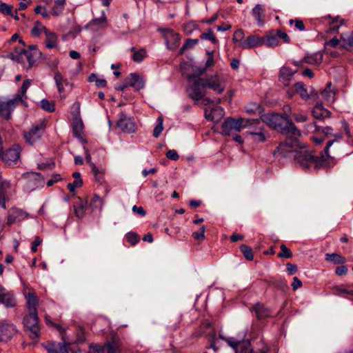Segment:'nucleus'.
<instances>
[{
	"instance_id": "obj_1",
	"label": "nucleus",
	"mask_w": 353,
	"mask_h": 353,
	"mask_svg": "<svg viewBox=\"0 0 353 353\" xmlns=\"http://www.w3.org/2000/svg\"><path fill=\"white\" fill-rule=\"evenodd\" d=\"M187 79L190 83L187 91L188 96L192 100L198 101L205 96L206 88L212 89L216 93L220 94L223 92L225 84L218 75H211L205 79L196 77L195 74H188Z\"/></svg>"
},
{
	"instance_id": "obj_2",
	"label": "nucleus",
	"mask_w": 353,
	"mask_h": 353,
	"mask_svg": "<svg viewBox=\"0 0 353 353\" xmlns=\"http://www.w3.org/2000/svg\"><path fill=\"white\" fill-rule=\"evenodd\" d=\"M335 139L327 141L324 151L320 156H314L306 150H296L294 154L295 163L303 169H311L312 168L319 170L328 165L332 157L329 154V148L334 143H339V139H342L341 134L334 135Z\"/></svg>"
},
{
	"instance_id": "obj_3",
	"label": "nucleus",
	"mask_w": 353,
	"mask_h": 353,
	"mask_svg": "<svg viewBox=\"0 0 353 353\" xmlns=\"http://www.w3.org/2000/svg\"><path fill=\"white\" fill-rule=\"evenodd\" d=\"M260 120L269 127L287 137H300L301 132L297 128L292 119L288 115L283 116L278 113H268L262 114Z\"/></svg>"
},
{
	"instance_id": "obj_4",
	"label": "nucleus",
	"mask_w": 353,
	"mask_h": 353,
	"mask_svg": "<svg viewBox=\"0 0 353 353\" xmlns=\"http://www.w3.org/2000/svg\"><path fill=\"white\" fill-rule=\"evenodd\" d=\"M19 43L21 44V46L14 48V50L10 53L11 59L19 63L23 62L26 59L28 62V68H32L35 65L41 52L36 46H29L28 48L26 49L25 42L22 39H19Z\"/></svg>"
},
{
	"instance_id": "obj_5",
	"label": "nucleus",
	"mask_w": 353,
	"mask_h": 353,
	"mask_svg": "<svg viewBox=\"0 0 353 353\" xmlns=\"http://www.w3.org/2000/svg\"><path fill=\"white\" fill-rule=\"evenodd\" d=\"M219 338L226 341L234 349L235 353H266L268 350V347L262 342L259 343V347L257 350H250V342L248 340L241 341L234 337H225L222 334H219Z\"/></svg>"
},
{
	"instance_id": "obj_6",
	"label": "nucleus",
	"mask_w": 353,
	"mask_h": 353,
	"mask_svg": "<svg viewBox=\"0 0 353 353\" xmlns=\"http://www.w3.org/2000/svg\"><path fill=\"white\" fill-rule=\"evenodd\" d=\"M260 123L259 119H245L240 118L234 119L231 117L227 118L221 125V133L224 135H230L234 130L236 132L241 131L243 128L252 126Z\"/></svg>"
},
{
	"instance_id": "obj_7",
	"label": "nucleus",
	"mask_w": 353,
	"mask_h": 353,
	"mask_svg": "<svg viewBox=\"0 0 353 353\" xmlns=\"http://www.w3.org/2000/svg\"><path fill=\"white\" fill-rule=\"evenodd\" d=\"M24 330L32 339H38L40 336L39 319L37 312H28L25 315L23 320Z\"/></svg>"
},
{
	"instance_id": "obj_8",
	"label": "nucleus",
	"mask_w": 353,
	"mask_h": 353,
	"mask_svg": "<svg viewBox=\"0 0 353 353\" xmlns=\"http://www.w3.org/2000/svg\"><path fill=\"white\" fill-rule=\"evenodd\" d=\"M299 137H287L284 142L281 143L274 152L283 157H289L291 154L294 156L296 148L299 147Z\"/></svg>"
},
{
	"instance_id": "obj_9",
	"label": "nucleus",
	"mask_w": 353,
	"mask_h": 353,
	"mask_svg": "<svg viewBox=\"0 0 353 353\" xmlns=\"http://www.w3.org/2000/svg\"><path fill=\"white\" fill-rule=\"evenodd\" d=\"M21 148L19 144H14L6 150L0 152V159L8 166L16 164L19 160Z\"/></svg>"
},
{
	"instance_id": "obj_10",
	"label": "nucleus",
	"mask_w": 353,
	"mask_h": 353,
	"mask_svg": "<svg viewBox=\"0 0 353 353\" xmlns=\"http://www.w3.org/2000/svg\"><path fill=\"white\" fill-rule=\"evenodd\" d=\"M46 129V123L42 121L38 125H33L29 132H24L26 141L30 145L38 141L43 135Z\"/></svg>"
},
{
	"instance_id": "obj_11",
	"label": "nucleus",
	"mask_w": 353,
	"mask_h": 353,
	"mask_svg": "<svg viewBox=\"0 0 353 353\" xmlns=\"http://www.w3.org/2000/svg\"><path fill=\"white\" fill-rule=\"evenodd\" d=\"M29 216V214L23 210L12 207L8 212V219L6 225H11L16 223L21 222L26 219Z\"/></svg>"
},
{
	"instance_id": "obj_12",
	"label": "nucleus",
	"mask_w": 353,
	"mask_h": 353,
	"mask_svg": "<svg viewBox=\"0 0 353 353\" xmlns=\"http://www.w3.org/2000/svg\"><path fill=\"white\" fill-rule=\"evenodd\" d=\"M117 125L125 133L134 132L137 129L136 123L131 118L128 117L123 112L119 114V119L117 121Z\"/></svg>"
},
{
	"instance_id": "obj_13",
	"label": "nucleus",
	"mask_w": 353,
	"mask_h": 353,
	"mask_svg": "<svg viewBox=\"0 0 353 353\" xmlns=\"http://www.w3.org/2000/svg\"><path fill=\"white\" fill-rule=\"evenodd\" d=\"M19 103L14 98L8 101H0V118L7 121L10 119L12 112Z\"/></svg>"
},
{
	"instance_id": "obj_14",
	"label": "nucleus",
	"mask_w": 353,
	"mask_h": 353,
	"mask_svg": "<svg viewBox=\"0 0 353 353\" xmlns=\"http://www.w3.org/2000/svg\"><path fill=\"white\" fill-rule=\"evenodd\" d=\"M165 39V43L169 50H174L179 46L181 37L179 34L175 32L173 30L165 29L163 32Z\"/></svg>"
},
{
	"instance_id": "obj_15",
	"label": "nucleus",
	"mask_w": 353,
	"mask_h": 353,
	"mask_svg": "<svg viewBox=\"0 0 353 353\" xmlns=\"http://www.w3.org/2000/svg\"><path fill=\"white\" fill-rule=\"evenodd\" d=\"M17 332L15 325L10 323H0V341L10 340Z\"/></svg>"
},
{
	"instance_id": "obj_16",
	"label": "nucleus",
	"mask_w": 353,
	"mask_h": 353,
	"mask_svg": "<svg viewBox=\"0 0 353 353\" xmlns=\"http://www.w3.org/2000/svg\"><path fill=\"white\" fill-rule=\"evenodd\" d=\"M323 61V54L321 52H316L304 57L300 61H293V64L297 67H301L304 63H307L313 65H318L321 63Z\"/></svg>"
},
{
	"instance_id": "obj_17",
	"label": "nucleus",
	"mask_w": 353,
	"mask_h": 353,
	"mask_svg": "<svg viewBox=\"0 0 353 353\" xmlns=\"http://www.w3.org/2000/svg\"><path fill=\"white\" fill-rule=\"evenodd\" d=\"M0 303L7 307H13L16 305V301L12 292L0 285Z\"/></svg>"
},
{
	"instance_id": "obj_18",
	"label": "nucleus",
	"mask_w": 353,
	"mask_h": 353,
	"mask_svg": "<svg viewBox=\"0 0 353 353\" xmlns=\"http://www.w3.org/2000/svg\"><path fill=\"white\" fill-rule=\"evenodd\" d=\"M12 189L13 187L10 181L8 180L0 181V206L3 209L6 208V196Z\"/></svg>"
},
{
	"instance_id": "obj_19",
	"label": "nucleus",
	"mask_w": 353,
	"mask_h": 353,
	"mask_svg": "<svg viewBox=\"0 0 353 353\" xmlns=\"http://www.w3.org/2000/svg\"><path fill=\"white\" fill-rule=\"evenodd\" d=\"M125 85L132 87L136 90H139L144 87V81L139 75L135 73H131L125 79Z\"/></svg>"
},
{
	"instance_id": "obj_20",
	"label": "nucleus",
	"mask_w": 353,
	"mask_h": 353,
	"mask_svg": "<svg viewBox=\"0 0 353 353\" xmlns=\"http://www.w3.org/2000/svg\"><path fill=\"white\" fill-rule=\"evenodd\" d=\"M31 85L30 79H26L23 81V84L17 94L14 96V99H15L19 103L23 104L24 106H28V103L26 101L27 99L26 92L29 87Z\"/></svg>"
},
{
	"instance_id": "obj_21",
	"label": "nucleus",
	"mask_w": 353,
	"mask_h": 353,
	"mask_svg": "<svg viewBox=\"0 0 353 353\" xmlns=\"http://www.w3.org/2000/svg\"><path fill=\"white\" fill-rule=\"evenodd\" d=\"M87 201H84L80 197H77L73 203V209L75 216L78 219H83L85 216L87 209Z\"/></svg>"
},
{
	"instance_id": "obj_22",
	"label": "nucleus",
	"mask_w": 353,
	"mask_h": 353,
	"mask_svg": "<svg viewBox=\"0 0 353 353\" xmlns=\"http://www.w3.org/2000/svg\"><path fill=\"white\" fill-rule=\"evenodd\" d=\"M108 25V19L104 11L101 12V16L100 17L93 19L88 23V26L92 30L96 31L106 28Z\"/></svg>"
},
{
	"instance_id": "obj_23",
	"label": "nucleus",
	"mask_w": 353,
	"mask_h": 353,
	"mask_svg": "<svg viewBox=\"0 0 353 353\" xmlns=\"http://www.w3.org/2000/svg\"><path fill=\"white\" fill-rule=\"evenodd\" d=\"M290 97H292L295 94H298L302 99H307L309 95L305 85L301 82L296 83L292 88L287 90Z\"/></svg>"
},
{
	"instance_id": "obj_24",
	"label": "nucleus",
	"mask_w": 353,
	"mask_h": 353,
	"mask_svg": "<svg viewBox=\"0 0 353 353\" xmlns=\"http://www.w3.org/2000/svg\"><path fill=\"white\" fill-rule=\"evenodd\" d=\"M296 70L288 66H283L279 71V81L285 86L288 85Z\"/></svg>"
},
{
	"instance_id": "obj_25",
	"label": "nucleus",
	"mask_w": 353,
	"mask_h": 353,
	"mask_svg": "<svg viewBox=\"0 0 353 353\" xmlns=\"http://www.w3.org/2000/svg\"><path fill=\"white\" fill-rule=\"evenodd\" d=\"M253 311L255 312L257 319L260 321L272 316V310L261 303H256L253 307Z\"/></svg>"
},
{
	"instance_id": "obj_26",
	"label": "nucleus",
	"mask_w": 353,
	"mask_h": 353,
	"mask_svg": "<svg viewBox=\"0 0 353 353\" xmlns=\"http://www.w3.org/2000/svg\"><path fill=\"white\" fill-rule=\"evenodd\" d=\"M324 21H327L329 28L327 30L328 32H337L339 28L343 24V20L340 19L339 17H332L330 14L322 17Z\"/></svg>"
},
{
	"instance_id": "obj_27",
	"label": "nucleus",
	"mask_w": 353,
	"mask_h": 353,
	"mask_svg": "<svg viewBox=\"0 0 353 353\" xmlns=\"http://www.w3.org/2000/svg\"><path fill=\"white\" fill-rule=\"evenodd\" d=\"M252 14L259 26L264 25L265 21V11L263 5H256L252 10Z\"/></svg>"
},
{
	"instance_id": "obj_28",
	"label": "nucleus",
	"mask_w": 353,
	"mask_h": 353,
	"mask_svg": "<svg viewBox=\"0 0 353 353\" xmlns=\"http://www.w3.org/2000/svg\"><path fill=\"white\" fill-rule=\"evenodd\" d=\"M262 46V39L258 35H251L245 39L242 42L241 48L243 49H250Z\"/></svg>"
},
{
	"instance_id": "obj_29",
	"label": "nucleus",
	"mask_w": 353,
	"mask_h": 353,
	"mask_svg": "<svg viewBox=\"0 0 353 353\" xmlns=\"http://www.w3.org/2000/svg\"><path fill=\"white\" fill-rule=\"evenodd\" d=\"M212 332L216 333V332L212 328L211 323L207 321H204L194 332L193 334L196 337H200L206 334L208 340L209 341V334H212Z\"/></svg>"
},
{
	"instance_id": "obj_30",
	"label": "nucleus",
	"mask_w": 353,
	"mask_h": 353,
	"mask_svg": "<svg viewBox=\"0 0 353 353\" xmlns=\"http://www.w3.org/2000/svg\"><path fill=\"white\" fill-rule=\"evenodd\" d=\"M336 91L331 82L327 83L325 89L321 92L322 98L327 103H332L335 101Z\"/></svg>"
},
{
	"instance_id": "obj_31",
	"label": "nucleus",
	"mask_w": 353,
	"mask_h": 353,
	"mask_svg": "<svg viewBox=\"0 0 353 353\" xmlns=\"http://www.w3.org/2000/svg\"><path fill=\"white\" fill-rule=\"evenodd\" d=\"M261 39L262 45L265 44L270 48L276 46L279 43L276 30L270 31L264 37H261Z\"/></svg>"
},
{
	"instance_id": "obj_32",
	"label": "nucleus",
	"mask_w": 353,
	"mask_h": 353,
	"mask_svg": "<svg viewBox=\"0 0 353 353\" xmlns=\"http://www.w3.org/2000/svg\"><path fill=\"white\" fill-rule=\"evenodd\" d=\"M341 46L348 51H353V32L341 34Z\"/></svg>"
},
{
	"instance_id": "obj_33",
	"label": "nucleus",
	"mask_w": 353,
	"mask_h": 353,
	"mask_svg": "<svg viewBox=\"0 0 353 353\" xmlns=\"http://www.w3.org/2000/svg\"><path fill=\"white\" fill-rule=\"evenodd\" d=\"M28 312H37V307L39 304V299L34 292H28L26 296Z\"/></svg>"
},
{
	"instance_id": "obj_34",
	"label": "nucleus",
	"mask_w": 353,
	"mask_h": 353,
	"mask_svg": "<svg viewBox=\"0 0 353 353\" xmlns=\"http://www.w3.org/2000/svg\"><path fill=\"white\" fill-rule=\"evenodd\" d=\"M313 117L319 120L330 117V112L325 109L322 105H315L312 111Z\"/></svg>"
},
{
	"instance_id": "obj_35",
	"label": "nucleus",
	"mask_w": 353,
	"mask_h": 353,
	"mask_svg": "<svg viewBox=\"0 0 353 353\" xmlns=\"http://www.w3.org/2000/svg\"><path fill=\"white\" fill-rule=\"evenodd\" d=\"M45 347L48 353H68L65 346L61 343L48 342Z\"/></svg>"
},
{
	"instance_id": "obj_36",
	"label": "nucleus",
	"mask_w": 353,
	"mask_h": 353,
	"mask_svg": "<svg viewBox=\"0 0 353 353\" xmlns=\"http://www.w3.org/2000/svg\"><path fill=\"white\" fill-rule=\"evenodd\" d=\"M252 139L256 142H263L269 137L268 133L262 128L259 127L255 130L250 131Z\"/></svg>"
},
{
	"instance_id": "obj_37",
	"label": "nucleus",
	"mask_w": 353,
	"mask_h": 353,
	"mask_svg": "<svg viewBox=\"0 0 353 353\" xmlns=\"http://www.w3.org/2000/svg\"><path fill=\"white\" fill-rule=\"evenodd\" d=\"M54 79L59 93H63L64 86L68 85L69 84V81L67 79H64L59 71L55 72Z\"/></svg>"
},
{
	"instance_id": "obj_38",
	"label": "nucleus",
	"mask_w": 353,
	"mask_h": 353,
	"mask_svg": "<svg viewBox=\"0 0 353 353\" xmlns=\"http://www.w3.org/2000/svg\"><path fill=\"white\" fill-rule=\"evenodd\" d=\"M91 170L94 175V180L97 183H103L104 180L105 170L103 168H99L96 166L94 163H90Z\"/></svg>"
},
{
	"instance_id": "obj_39",
	"label": "nucleus",
	"mask_w": 353,
	"mask_h": 353,
	"mask_svg": "<svg viewBox=\"0 0 353 353\" xmlns=\"http://www.w3.org/2000/svg\"><path fill=\"white\" fill-rule=\"evenodd\" d=\"M325 259L327 261L332 262L334 264H343L346 262V259L341 256V254L332 253V254H326L325 256Z\"/></svg>"
},
{
	"instance_id": "obj_40",
	"label": "nucleus",
	"mask_w": 353,
	"mask_h": 353,
	"mask_svg": "<svg viewBox=\"0 0 353 353\" xmlns=\"http://www.w3.org/2000/svg\"><path fill=\"white\" fill-rule=\"evenodd\" d=\"M46 38V45L48 48H54L57 46V35L48 31V30H46L45 33Z\"/></svg>"
},
{
	"instance_id": "obj_41",
	"label": "nucleus",
	"mask_w": 353,
	"mask_h": 353,
	"mask_svg": "<svg viewBox=\"0 0 353 353\" xmlns=\"http://www.w3.org/2000/svg\"><path fill=\"white\" fill-rule=\"evenodd\" d=\"M73 135L81 140L83 142H85V140L83 137V123L81 121L77 122L72 127Z\"/></svg>"
},
{
	"instance_id": "obj_42",
	"label": "nucleus",
	"mask_w": 353,
	"mask_h": 353,
	"mask_svg": "<svg viewBox=\"0 0 353 353\" xmlns=\"http://www.w3.org/2000/svg\"><path fill=\"white\" fill-rule=\"evenodd\" d=\"M217 341L216 334L214 332H212V334H209L210 346L208 347V351L204 353H215L218 350V347H216Z\"/></svg>"
},
{
	"instance_id": "obj_43",
	"label": "nucleus",
	"mask_w": 353,
	"mask_h": 353,
	"mask_svg": "<svg viewBox=\"0 0 353 353\" xmlns=\"http://www.w3.org/2000/svg\"><path fill=\"white\" fill-rule=\"evenodd\" d=\"M332 131H333V129L332 127H330V126H326L324 128L321 127L320 132L319 133V134H324L325 137H321V138H319L317 137H313L312 139L317 144H320L324 141L325 137L332 134Z\"/></svg>"
},
{
	"instance_id": "obj_44",
	"label": "nucleus",
	"mask_w": 353,
	"mask_h": 353,
	"mask_svg": "<svg viewBox=\"0 0 353 353\" xmlns=\"http://www.w3.org/2000/svg\"><path fill=\"white\" fill-rule=\"evenodd\" d=\"M103 204V199L98 195L94 194L90 202V207L92 210H101Z\"/></svg>"
},
{
	"instance_id": "obj_45",
	"label": "nucleus",
	"mask_w": 353,
	"mask_h": 353,
	"mask_svg": "<svg viewBox=\"0 0 353 353\" xmlns=\"http://www.w3.org/2000/svg\"><path fill=\"white\" fill-rule=\"evenodd\" d=\"M292 117L297 123L306 122L308 119V114L303 110H299L292 114Z\"/></svg>"
},
{
	"instance_id": "obj_46",
	"label": "nucleus",
	"mask_w": 353,
	"mask_h": 353,
	"mask_svg": "<svg viewBox=\"0 0 353 353\" xmlns=\"http://www.w3.org/2000/svg\"><path fill=\"white\" fill-rule=\"evenodd\" d=\"M263 111L261 105L256 103H252L247 105L246 112L250 114H260Z\"/></svg>"
},
{
	"instance_id": "obj_47",
	"label": "nucleus",
	"mask_w": 353,
	"mask_h": 353,
	"mask_svg": "<svg viewBox=\"0 0 353 353\" xmlns=\"http://www.w3.org/2000/svg\"><path fill=\"white\" fill-rule=\"evenodd\" d=\"M244 36V31L242 29H238L234 32L232 41L241 48L242 42L245 41Z\"/></svg>"
},
{
	"instance_id": "obj_48",
	"label": "nucleus",
	"mask_w": 353,
	"mask_h": 353,
	"mask_svg": "<svg viewBox=\"0 0 353 353\" xmlns=\"http://www.w3.org/2000/svg\"><path fill=\"white\" fill-rule=\"evenodd\" d=\"M131 51L133 52L132 59L135 62H141L146 57V51L145 49H141L138 51L134 48H132Z\"/></svg>"
},
{
	"instance_id": "obj_49",
	"label": "nucleus",
	"mask_w": 353,
	"mask_h": 353,
	"mask_svg": "<svg viewBox=\"0 0 353 353\" xmlns=\"http://www.w3.org/2000/svg\"><path fill=\"white\" fill-rule=\"evenodd\" d=\"M201 39L202 40H210L213 43H216L218 42V39L214 34L213 31L211 28H208L205 32L202 33L200 36Z\"/></svg>"
},
{
	"instance_id": "obj_50",
	"label": "nucleus",
	"mask_w": 353,
	"mask_h": 353,
	"mask_svg": "<svg viewBox=\"0 0 353 353\" xmlns=\"http://www.w3.org/2000/svg\"><path fill=\"white\" fill-rule=\"evenodd\" d=\"M103 346L105 347V351L106 350L107 353H120L121 352L118 343L115 341L108 342Z\"/></svg>"
},
{
	"instance_id": "obj_51",
	"label": "nucleus",
	"mask_w": 353,
	"mask_h": 353,
	"mask_svg": "<svg viewBox=\"0 0 353 353\" xmlns=\"http://www.w3.org/2000/svg\"><path fill=\"white\" fill-rule=\"evenodd\" d=\"M240 250L243 253L244 257L248 261H252L254 259V254L252 250L250 247L246 245H241L240 246Z\"/></svg>"
},
{
	"instance_id": "obj_52",
	"label": "nucleus",
	"mask_w": 353,
	"mask_h": 353,
	"mask_svg": "<svg viewBox=\"0 0 353 353\" xmlns=\"http://www.w3.org/2000/svg\"><path fill=\"white\" fill-rule=\"evenodd\" d=\"M216 112H223V109L222 108H213L210 110V112H208V110H205V117L209 121H218L221 117H215L214 114Z\"/></svg>"
},
{
	"instance_id": "obj_53",
	"label": "nucleus",
	"mask_w": 353,
	"mask_h": 353,
	"mask_svg": "<svg viewBox=\"0 0 353 353\" xmlns=\"http://www.w3.org/2000/svg\"><path fill=\"white\" fill-rule=\"evenodd\" d=\"M163 119L162 117H159L157 119V125L153 130V136L156 138L159 137L161 134L163 127Z\"/></svg>"
},
{
	"instance_id": "obj_54",
	"label": "nucleus",
	"mask_w": 353,
	"mask_h": 353,
	"mask_svg": "<svg viewBox=\"0 0 353 353\" xmlns=\"http://www.w3.org/2000/svg\"><path fill=\"white\" fill-rule=\"evenodd\" d=\"M41 107L43 110L49 112H53L55 110L54 102L46 99L41 101Z\"/></svg>"
},
{
	"instance_id": "obj_55",
	"label": "nucleus",
	"mask_w": 353,
	"mask_h": 353,
	"mask_svg": "<svg viewBox=\"0 0 353 353\" xmlns=\"http://www.w3.org/2000/svg\"><path fill=\"white\" fill-rule=\"evenodd\" d=\"M304 130L307 133H319L321 127L318 126L315 122L308 123L304 125Z\"/></svg>"
},
{
	"instance_id": "obj_56",
	"label": "nucleus",
	"mask_w": 353,
	"mask_h": 353,
	"mask_svg": "<svg viewBox=\"0 0 353 353\" xmlns=\"http://www.w3.org/2000/svg\"><path fill=\"white\" fill-rule=\"evenodd\" d=\"M13 6L0 1V13L4 15H12Z\"/></svg>"
},
{
	"instance_id": "obj_57",
	"label": "nucleus",
	"mask_w": 353,
	"mask_h": 353,
	"mask_svg": "<svg viewBox=\"0 0 353 353\" xmlns=\"http://www.w3.org/2000/svg\"><path fill=\"white\" fill-rule=\"evenodd\" d=\"M281 252L277 254L279 258L290 259L292 257V252L284 244L280 246Z\"/></svg>"
},
{
	"instance_id": "obj_58",
	"label": "nucleus",
	"mask_w": 353,
	"mask_h": 353,
	"mask_svg": "<svg viewBox=\"0 0 353 353\" xmlns=\"http://www.w3.org/2000/svg\"><path fill=\"white\" fill-rule=\"evenodd\" d=\"M205 227L202 225L197 231L192 233V237L198 241H201L205 239Z\"/></svg>"
},
{
	"instance_id": "obj_59",
	"label": "nucleus",
	"mask_w": 353,
	"mask_h": 353,
	"mask_svg": "<svg viewBox=\"0 0 353 353\" xmlns=\"http://www.w3.org/2000/svg\"><path fill=\"white\" fill-rule=\"evenodd\" d=\"M125 239L132 245H136L139 241V236L135 232H128L125 235Z\"/></svg>"
},
{
	"instance_id": "obj_60",
	"label": "nucleus",
	"mask_w": 353,
	"mask_h": 353,
	"mask_svg": "<svg viewBox=\"0 0 353 353\" xmlns=\"http://www.w3.org/2000/svg\"><path fill=\"white\" fill-rule=\"evenodd\" d=\"M46 30H48V29L42 25L35 26L32 29L31 34L34 37H39L43 31L44 32V33H46Z\"/></svg>"
},
{
	"instance_id": "obj_61",
	"label": "nucleus",
	"mask_w": 353,
	"mask_h": 353,
	"mask_svg": "<svg viewBox=\"0 0 353 353\" xmlns=\"http://www.w3.org/2000/svg\"><path fill=\"white\" fill-rule=\"evenodd\" d=\"M105 347L99 344H91L88 353H104Z\"/></svg>"
},
{
	"instance_id": "obj_62",
	"label": "nucleus",
	"mask_w": 353,
	"mask_h": 353,
	"mask_svg": "<svg viewBox=\"0 0 353 353\" xmlns=\"http://www.w3.org/2000/svg\"><path fill=\"white\" fill-rule=\"evenodd\" d=\"M83 185L82 180H74L72 183H69L68 184V188L71 193H75V189L77 188H80Z\"/></svg>"
},
{
	"instance_id": "obj_63",
	"label": "nucleus",
	"mask_w": 353,
	"mask_h": 353,
	"mask_svg": "<svg viewBox=\"0 0 353 353\" xmlns=\"http://www.w3.org/2000/svg\"><path fill=\"white\" fill-rule=\"evenodd\" d=\"M289 22L291 25L294 23L295 28L299 31L305 30V26L302 20L299 19H290Z\"/></svg>"
},
{
	"instance_id": "obj_64",
	"label": "nucleus",
	"mask_w": 353,
	"mask_h": 353,
	"mask_svg": "<svg viewBox=\"0 0 353 353\" xmlns=\"http://www.w3.org/2000/svg\"><path fill=\"white\" fill-rule=\"evenodd\" d=\"M276 34L278 37V39H281L285 43H289L290 42V39L286 32H282L281 30H277Z\"/></svg>"
}]
</instances>
